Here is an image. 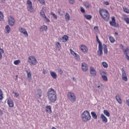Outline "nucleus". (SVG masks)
<instances>
[{
    "label": "nucleus",
    "instance_id": "nucleus-38",
    "mask_svg": "<svg viewBox=\"0 0 129 129\" xmlns=\"http://www.w3.org/2000/svg\"><path fill=\"white\" fill-rule=\"evenodd\" d=\"M21 63V60L19 59L14 60V65H19Z\"/></svg>",
    "mask_w": 129,
    "mask_h": 129
},
{
    "label": "nucleus",
    "instance_id": "nucleus-16",
    "mask_svg": "<svg viewBox=\"0 0 129 129\" xmlns=\"http://www.w3.org/2000/svg\"><path fill=\"white\" fill-rule=\"evenodd\" d=\"M101 75L102 76V78L104 81H107L108 79H107V77L105 75H106V72H102L101 73Z\"/></svg>",
    "mask_w": 129,
    "mask_h": 129
},
{
    "label": "nucleus",
    "instance_id": "nucleus-15",
    "mask_svg": "<svg viewBox=\"0 0 129 129\" xmlns=\"http://www.w3.org/2000/svg\"><path fill=\"white\" fill-rule=\"evenodd\" d=\"M7 104L9 107H14V101L12 99L9 98L7 99Z\"/></svg>",
    "mask_w": 129,
    "mask_h": 129
},
{
    "label": "nucleus",
    "instance_id": "nucleus-24",
    "mask_svg": "<svg viewBox=\"0 0 129 129\" xmlns=\"http://www.w3.org/2000/svg\"><path fill=\"white\" fill-rule=\"evenodd\" d=\"M65 20L66 22H69L70 21V15L68 13H66L65 15Z\"/></svg>",
    "mask_w": 129,
    "mask_h": 129
},
{
    "label": "nucleus",
    "instance_id": "nucleus-41",
    "mask_svg": "<svg viewBox=\"0 0 129 129\" xmlns=\"http://www.w3.org/2000/svg\"><path fill=\"white\" fill-rule=\"evenodd\" d=\"M3 95V91L0 89V101H2V100H3V98H4Z\"/></svg>",
    "mask_w": 129,
    "mask_h": 129
},
{
    "label": "nucleus",
    "instance_id": "nucleus-1",
    "mask_svg": "<svg viewBox=\"0 0 129 129\" xmlns=\"http://www.w3.org/2000/svg\"><path fill=\"white\" fill-rule=\"evenodd\" d=\"M47 97L48 98L49 101L52 103L55 102L57 100V94H56V91L53 88H49L47 93Z\"/></svg>",
    "mask_w": 129,
    "mask_h": 129
},
{
    "label": "nucleus",
    "instance_id": "nucleus-9",
    "mask_svg": "<svg viewBox=\"0 0 129 129\" xmlns=\"http://www.w3.org/2000/svg\"><path fill=\"white\" fill-rule=\"evenodd\" d=\"M80 48L81 51L84 54H86L88 52V48L84 44H82L80 46Z\"/></svg>",
    "mask_w": 129,
    "mask_h": 129
},
{
    "label": "nucleus",
    "instance_id": "nucleus-53",
    "mask_svg": "<svg viewBox=\"0 0 129 129\" xmlns=\"http://www.w3.org/2000/svg\"><path fill=\"white\" fill-rule=\"evenodd\" d=\"M14 94H15V97H16V98L19 97V93L15 92V93H14Z\"/></svg>",
    "mask_w": 129,
    "mask_h": 129
},
{
    "label": "nucleus",
    "instance_id": "nucleus-13",
    "mask_svg": "<svg viewBox=\"0 0 129 129\" xmlns=\"http://www.w3.org/2000/svg\"><path fill=\"white\" fill-rule=\"evenodd\" d=\"M122 71V79L123 81H125V82H126L127 81V77L126 76V73H125V71H124V70L122 69L121 70Z\"/></svg>",
    "mask_w": 129,
    "mask_h": 129
},
{
    "label": "nucleus",
    "instance_id": "nucleus-43",
    "mask_svg": "<svg viewBox=\"0 0 129 129\" xmlns=\"http://www.w3.org/2000/svg\"><path fill=\"white\" fill-rule=\"evenodd\" d=\"M50 15L51 16H52V17H53V18H54V19H55V20H57V15H56V14H55L53 12H51V13H50Z\"/></svg>",
    "mask_w": 129,
    "mask_h": 129
},
{
    "label": "nucleus",
    "instance_id": "nucleus-33",
    "mask_svg": "<svg viewBox=\"0 0 129 129\" xmlns=\"http://www.w3.org/2000/svg\"><path fill=\"white\" fill-rule=\"evenodd\" d=\"M96 41L97 43H98V44H99L98 46H102L101 42H100V40H99V39L98 38V36H97V35H96Z\"/></svg>",
    "mask_w": 129,
    "mask_h": 129
},
{
    "label": "nucleus",
    "instance_id": "nucleus-63",
    "mask_svg": "<svg viewBox=\"0 0 129 129\" xmlns=\"http://www.w3.org/2000/svg\"><path fill=\"white\" fill-rule=\"evenodd\" d=\"M116 1H119V0H116Z\"/></svg>",
    "mask_w": 129,
    "mask_h": 129
},
{
    "label": "nucleus",
    "instance_id": "nucleus-55",
    "mask_svg": "<svg viewBox=\"0 0 129 129\" xmlns=\"http://www.w3.org/2000/svg\"><path fill=\"white\" fill-rule=\"evenodd\" d=\"M0 52H2V53H5V51L4 50V49L1 48V47H0Z\"/></svg>",
    "mask_w": 129,
    "mask_h": 129
},
{
    "label": "nucleus",
    "instance_id": "nucleus-45",
    "mask_svg": "<svg viewBox=\"0 0 129 129\" xmlns=\"http://www.w3.org/2000/svg\"><path fill=\"white\" fill-rule=\"evenodd\" d=\"M75 58L77 59V60H80V56L78 55V54H76L75 55H74Z\"/></svg>",
    "mask_w": 129,
    "mask_h": 129
},
{
    "label": "nucleus",
    "instance_id": "nucleus-30",
    "mask_svg": "<svg viewBox=\"0 0 129 129\" xmlns=\"http://www.w3.org/2000/svg\"><path fill=\"white\" fill-rule=\"evenodd\" d=\"M103 112L105 115H106V116H108V117H109V116H110V113H109V112H108L107 110H104L103 111Z\"/></svg>",
    "mask_w": 129,
    "mask_h": 129
},
{
    "label": "nucleus",
    "instance_id": "nucleus-40",
    "mask_svg": "<svg viewBox=\"0 0 129 129\" xmlns=\"http://www.w3.org/2000/svg\"><path fill=\"white\" fill-rule=\"evenodd\" d=\"M109 40L110 41V42L112 43H114V42H115V40H114V38H113V37L110 36L109 38Z\"/></svg>",
    "mask_w": 129,
    "mask_h": 129
},
{
    "label": "nucleus",
    "instance_id": "nucleus-57",
    "mask_svg": "<svg viewBox=\"0 0 129 129\" xmlns=\"http://www.w3.org/2000/svg\"><path fill=\"white\" fill-rule=\"evenodd\" d=\"M115 35H118V33L117 32L115 33Z\"/></svg>",
    "mask_w": 129,
    "mask_h": 129
},
{
    "label": "nucleus",
    "instance_id": "nucleus-49",
    "mask_svg": "<svg viewBox=\"0 0 129 129\" xmlns=\"http://www.w3.org/2000/svg\"><path fill=\"white\" fill-rule=\"evenodd\" d=\"M57 12L59 16H63V14L61 13V9H58Z\"/></svg>",
    "mask_w": 129,
    "mask_h": 129
},
{
    "label": "nucleus",
    "instance_id": "nucleus-6",
    "mask_svg": "<svg viewBox=\"0 0 129 129\" xmlns=\"http://www.w3.org/2000/svg\"><path fill=\"white\" fill-rule=\"evenodd\" d=\"M68 98L71 102H75L76 101V96L73 92H70L67 94Z\"/></svg>",
    "mask_w": 129,
    "mask_h": 129
},
{
    "label": "nucleus",
    "instance_id": "nucleus-56",
    "mask_svg": "<svg viewBox=\"0 0 129 129\" xmlns=\"http://www.w3.org/2000/svg\"><path fill=\"white\" fill-rule=\"evenodd\" d=\"M120 48H121L122 50V49H124V46L122 45V44H120Z\"/></svg>",
    "mask_w": 129,
    "mask_h": 129
},
{
    "label": "nucleus",
    "instance_id": "nucleus-26",
    "mask_svg": "<svg viewBox=\"0 0 129 129\" xmlns=\"http://www.w3.org/2000/svg\"><path fill=\"white\" fill-rule=\"evenodd\" d=\"M83 5L85 6V7H86V8H87L88 9L91 8V5H90V4L87 2H84Z\"/></svg>",
    "mask_w": 129,
    "mask_h": 129
},
{
    "label": "nucleus",
    "instance_id": "nucleus-62",
    "mask_svg": "<svg viewBox=\"0 0 129 129\" xmlns=\"http://www.w3.org/2000/svg\"><path fill=\"white\" fill-rule=\"evenodd\" d=\"M101 86H102V84L101 85Z\"/></svg>",
    "mask_w": 129,
    "mask_h": 129
},
{
    "label": "nucleus",
    "instance_id": "nucleus-32",
    "mask_svg": "<svg viewBox=\"0 0 129 129\" xmlns=\"http://www.w3.org/2000/svg\"><path fill=\"white\" fill-rule=\"evenodd\" d=\"M84 17L87 20H91V19H92V16H91V15H84Z\"/></svg>",
    "mask_w": 129,
    "mask_h": 129
},
{
    "label": "nucleus",
    "instance_id": "nucleus-7",
    "mask_svg": "<svg viewBox=\"0 0 129 129\" xmlns=\"http://www.w3.org/2000/svg\"><path fill=\"white\" fill-rule=\"evenodd\" d=\"M8 24L10 25V26H11L12 27L13 26H15V24H16V20H15V18L13 17L12 16H10L8 18Z\"/></svg>",
    "mask_w": 129,
    "mask_h": 129
},
{
    "label": "nucleus",
    "instance_id": "nucleus-8",
    "mask_svg": "<svg viewBox=\"0 0 129 129\" xmlns=\"http://www.w3.org/2000/svg\"><path fill=\"white\" fill-rule=\"evenodd\" d=\"M124 55L127 60H129V46L126 47V48H122Z\"/></svg>",
    "mask_w": 129,
    "mask_h": 129
},
{
    "label": "nucleus",
    "instance_id": "nucleus-27",
    "mask_svg": "<svg viewBox=\"0 0 129 129\" xmlns=\"http://www.w3.org/2000/svg\"><path fill=\"white\" fill-rule=\"evenodd\" d=\"M69 37L67 35H65L62 37V42H65L68 41Z\"/></svg>",
    "mask_w": 129,
    "mask_h": 129
},
{
    "label": "nucleus",
    "instance_id": "nucleus-51",
    "mask_svg": "<svg viewBox=\"0 0 129 129\" xmlns=\"http://www.w3.org/2000/svg\"><path fill=\"white\" fill-rule=\"evenodd\" d=\"M94 30L95 31H96V32H97V31H98V27H97V26H95V27H94Z\"/></svg>",
    "mask_w": 129,
    "mask_h": 129
},
{
    "label": "nucleus",
    "instance_id": "nucleus-3",
    "mask_svg": "<svg viewBox=\"0 0 129 129\" xmlns=\"http://www.w3.org/2000/svg\"><path fill=\"white\" fill-rule=\"evenodd\" d=\"M82 120L86 122L91 119V116H90V113L89 111L87 110L84 111L81 114Z\"/></svg>",
    "mask_w": 129,
    "mask_h": 129
},
{
    "label": "nucleus",
    "instance_id": "nucleus-54",
    "mask_svg": "<svg viewBox=\"0 0 129 129\" xmlns=\"http://www.w3.org/2000/svg\"><path fill=\"white\" fill-rule=\"evenodd\" d=\"M3 52L2 51H0V60H2L3 58V54H2Z\"/></svg>",
    "mask_w": 129,
    "mask_h": 129
},
{
    "label": "nucleus",
    "instance_id": "nucleus-37",
    "mask_svg": "<svg viewBox=\"0 0 129 129\" xmlns=\"http://www.w3.org/2000/svg\"><path fill=\"white\" fill-rule=\"evenodd\" d=\"M102 65L103 67H104V68H107L108 67V64H107V63H106V62H102Z\"/></svg>",
    "mask_w": 129,
    "mask_h": 129
},
{
    "label": "nucleus",
    "instance_id": "nucleus-19",
    "mask_svg": "<svg viewBox=\"0 0 129 129\" xmlns=\"http://www.w3.org/2000/svg\"><path fill=\"white\" fill-rule=\"evenodd\" d=\"M26 73H27V77L28 79V81L29 82L30 81H32V73L31 72H29L28 71H26Z\"/></svg>",
    "mask_w": 129,
    "mask_h": 129
},
{
    "label": "nucleus",
    "instance_id": "nucleus-25",
    "mask_svg": "<svg viewBox=\"0 0 129 129\" xmlns=\"http://www.w3.org/2000/svg\"><path fill=\"white\" fill-rule=\"evenodd\" d=\"M50 75L54 79H57V74L54 72H50Z\"/></svg>",
    "mask_w": 129,
    "mask_h": 129
},
{
    "label": "nucleus",
    "instance_id": "nucleus-10",
    "mask_svg": "<svg viewBox=\"0 0 129 129\" xmlns=\"http://www.w3.org/2000/svg\"><path fill=\"white\" fill-rule=\"evenodd\" d=\"M110 25L111 26H112V27H118V24H116V22H115V17H111V21L109 22Z\"/></svg>",
    "mask_w": 129,
    "mask_h": 129
},
{
    "label": "nucleus",
    "instance_id": "nucleus-23",
    "mask_svg": "<svg viewBox=\"0 0 129 129\" xmlns=\"http://www.w3.org/2000/svg\"><path fill=\"white\" fill-rule=\"evenodd\" d=\"M11 32V27L9 25H7L5 27V33L6 34H10Z\"/></svg>",
    "mask_w": 129,
    "mask_h": 129
},
{
    "label": "nucleus",
    "instance_id": "nucleus-59",
    "mask_svg": "<svg viewBox=\"0 0 129 129\" xmlns=\"http://www.w3.org/2000/svg\"><path fill=\"white\" fill-rule=\"evenodd\" d=\"M43 74H45V71H44L43 72Z\"/></svg>",
    "mask_w": 129,
    "mask_h": 129
},
{
    "label": "nucleus",
    "instance_id": "nucleus-5",
    "mask_svg": "<svg viewBox=\"0 0 129 129\" xmlns=\"http://www.w3.org/2000/svg\"><path fill=\"white\" fill-rule=\"evenodd\" d=\"M28 62L29 63L30 66H33V65H37V59L34 55L30 56L28 58Z\"/></svg>",
    "mask_w": 129,
    "mask_h": 129
},
{
    "label": "nucleus",
    "instance_id": "nucleus-29",
    "mask_svg": "<svg viewBox=\"0 0 129 129\" xmlns=\"http://www.w3.org/2000/svg\"><path fill=\"white\" fill-rule=\"evenodd\" d=\"M103 49H104V52L105 54H107L108 50H107V46L105 44H103Z\"/></svg>",
    "mask_w": 129,
    "mask_h": 129
},
{
    "label": "nucleus",
    "instance_id": "nucleus-46",
    "mask_svg": "<svg viewBox=\"0 0 129 129\" xmlns=\"http://www.w3.org/2000/svg\"><path fill=\"white\" fill-rule=\"evenodd\" d=\"M70 52H71V53L72 54V55H73V56H75L77 53L74 52V51L72 50V49H70Z\"/></svg>",
    "mask_w": 129,
    "mask_h": 129
},
{
    "label": "nucleus",
    "instance_id": "nucleus-17",
    "mask_svg": "<svg viewBox=\"0 0 129 129\" xmlns=\"http://www.w3.org/2000/svg\"><path fill=\"white\" fill-rule=\"evenodd\" d=\"M115 99L117 102L119 103V104H122V100H121V98H120V96H119V94H117L116 95Z\"/></svg>",
    "mask_w": 129,
    "mask_h": 129
},
{
    "label": "nucleus",
    "instance_id": "nucleus-50",
    "mask_svg": "<svg viewBox=\"0 0 129 129\" xmlns=\"http://www.w3.org/2000/svg\"><path fill=\"white\" fill-rule=\"evenodd\" d=\"M81 12L83 13H85V10H84V9H83V8L81 7Z\"/></svg>",
    "mask_w": 129,
    "mask_h": 129
},
{
    "label": "nucleus",
    "instance_id": "nucleus-14",
    "mask_svg": "<svg viewBox=\"0 0 129 129\" xmlns=\"http://www.w3.org/2000/svg\"><path fill=\"white\" fill-rule=\"evenodd\" d=\"M90 74H91V76H94V77H95V76H96V71L93 67H90Z\"/></svg>",
    "mask_w": 129,
    "mask_h": 129
},
{
    "label": "nucleus",
    "instance_id": "nucleus-4",
    "mask_svg": "<svg viewBox=\"0 0 129 129\" xmlns=\"http://www.w3.org/2000/svg\"><path fill=\"white\" fill-rule=\"evenodd\" d=\"M27 9L30 13H35L36 11L33 8V3H32V2L30 0L27 1Z\"/></svg>",
    "mask_w": 129,
    "mask_h": 129
},
{
    "label": "nucleus",
    "instance_id": "nucleus-44",
    "mask_svg": "<svg viewBox=\"0 0 129 129\" xmlns=\"http://www.w3.org/2000/svg\"><path fill=\"white\" fill-rule=\"evenodd\" d=\"M43 19H44V21L46 22V23H49L50 20L47 18V16H45L43 18Z\"/></svg>",
    "mask_w": 129,
    "mask_h": 129
},
{
    "label": "nucleus",
    "instance_id": "nucleus-42",
    "mask_svg": "<svg viewBox=\"0 0 129 129\" xmlns=\"http://www.w3.org/2000/svg\"><path fill=\"white\" fill-rule=\"evenodd\" d=\"M56 46L57 47V48H58L59 49V50H60V49H61V44H60V42H56Z\"/></svg>",
    "mask_w": 129,
    "mask_h": 129
},
{
    "label": "nucleus",
    "instance_id": "nucleus-22",
    "mask_svg": "<svg viewBox=\"0 0 129 129\" xmlns=\"http://www.w3.org/2000/svg\"><path fill=\"white\" fill-rule=\"evenodd\" d=\"M36 95H37V97H38V98H41V97H42V90H41V89L37 90L36 92Z\"/></svg>",
    "mask_w": 129,
    "mask_h": 129
},
{
    "label": "nucleus",
    "instance_id": "nucleus-21",
    "mask_svg": "<svg viewBox=\"0 0 129 129\" xmlns=\"http://www.w3.org/2000/svg\"><path fill=\"white\" fill-rule=\"evenodd\" d=\"M101 118L102 122L104 123H106V122H107V118H106V117L103 114H101Z\"/></svg>",
    "mask_w": 129,
    "mask_h": 129
},
{
    "label": "nucleus",
    "instance_id": "nucleus-60",
    "mask_svg": "<svg viewBox=\"0 0 129 129\" xmlns=\"http://www.w3.org/2000/svg\"><path fill=\"white\" fill-rule=\"evenodd\" d=\"M98 88H99V87H100V86H98Z\"/></svg>",
    "mask_w": 129,
    "mask_h": 129
},
{
    "label": "nucleus",
    "instance_id": "nucleus-18",
    "mask_svg": "<svg viewBox=\"0 0 129 129\" xmlns=\"http://www.w3.org/2000/svg\"><path fill=\"white\" fill-rule=\"evenodd\" d=\"M102 45L98 46V50L97 51V55L99 56H102Z\"/></svg>",
    "mask_w": 129,
    "mask_h": 129
},
{
    "label": "nucleus",
    "instance_id": "nucleus-61",
    "mask_svg": "<svg viewBox=\"0 0 129 129\" xmlns=\"http://www.w3.org/2000/svg\"><path fill=\"white\" fill-rule=\"evenodd\" d=\"M16 78H18V75L16 76Z\"/></svg>",
    "mask_w": 129,
    "mask_h": 129
},
{
    "label": "nucleus",
    "instance_id": "nucleus-36",
    "mask_svg": "<svg viewBox=\"0 0 129 129\" xmlns=\"http://www.w3.org/2000/svg\"><path fill=\"white\" fill-rule=\"evenodd\" d=\"M47 26L46 25H43L42 26H41V30H42V31H47Z\"/></svg>",
    "mask_w": 129,
    "mask_h": 129
},
{
    "label": "nucleus",
    "instance_id": "nucleus-11",
    "mask_svg": "<svg viewBox=\"0 0 129 129\" xmlns=\"http://www.w3.org/2000/svg\"><path fill=\"white\" fill-rule=\"evenodd\" d=\"M19 32L21 34H23L25 37H28L29 34H28V32H27V30H26V29L21 27V28H19Z\"/></svg>",
    "mask_w": 129,
    "mask_h": 129
},
{
    "label": "nucleus",
    "instance_id": "nucleus-2",
    "mask_svg": "<svg viewBox=\"0 0 129 129\" xmlns=\"http://www.w3.org/2000/svg\"><path fill=\"white\" fill-rule=\"evenodd\" d=\"M99 13L101 17L104 20V21L109 20V13L108 11L105 9H100L99 10Z\"/></svg>",
    "mask_w": 129,
    "mask_h": 129
},
{
    "label": "nucleus",
    "instance_id": "nucleus-20",
    "mask_svg": "<svg viewBox=\"0 0 129 129\" xmlns=\"http://www.w3.org/2000/svg\"><path fill=\"white\" fill-rule=\"evenodd\" d=\"M45 111L47 113H51L52 112V108L51 106L47 105L45 106Z\"/></svg>",
    "mask_w": 129,
    "mask_h": 129
},
{
    "label": "nucleus",
    "instance_id": "nucleus-47",
    "mask_svg": "<svg viewBox=\"0 0 129 129\" xmlns=\"http://www.w3.org/2000/svg\"><path fill=\"white\" fill-rule=\"evenodd\" d=\"M58 72L59 73V74L62 75L63 74V71L61 69H58Z\"/></svg>",
    "mask_w": 129,
    "mask_h": 129
},
{
    "label": "nucleus",
    "instance_id": "nucleus-48",
    "mask_svg": "<svg viewBox=\"0 0 129 129\" xmlns=\"http://www.w3.org/2000/svg\"><path fill=\"white\" fill-rule=\"evenodd\" d=\"M103 4L105 5V6H109V2H108V1H104L103 2Z\"/></svg>",
    "mask_w": 129,
    "mask_h": 129
},
{
    "label": "nucleus",
    "instance_id": "nucleus-52",
    "mask_svg": "<svg viewBox=\"0 0 129 129\" xmlns=\"http://www.w3.org/2000/svg\"><path fill=\"white\" fill-rule=\"evenodd\" d=\"M69 3L70 4H71V5H73L75 2H74V0H69Z\"/></svg>",
    "mask_w": 129,
    "mask_h": 129
},
{
    "label": "nucleus",
    "instance_id": "nucleus-28",
    "mask_svg": "<svg viewBox=\"0 0 129 129\" xmlns=\"http://www.w3.org/2000/svg\"><path fill=\"white\" fill-rule=\"evenodd\" d=\"M4 19H5V16H4V13L0 11V21L3 22L4 21Z\"/></svg>",
    "mask_w": 129,
    "mask_h": 129
},
{
    "label": "nucleus",
    "instance_id": "nucleus-58",
    "mask_svg": "<svg viewBox=\"0 0 129 129\" xmlns=\"http://www.w3.org/2000/svg\"><path fill=\"white\" fill-rule=\"evenodd\" d=\"M73 80H75V78L73 77Z\"/></svg>",
    "mask_w": 129,
    "mask_h": 129
},
{
    "label": "nucleus",
    "instance_id": "nucleus-12",
    "mask_svg": "<svg viewBox=\"0 0 129 129\" xmlns=\"http://www.w3.org/2000/svg\"><path fill=\"white\" fill-rule=\"evenodd\" d=\"M82 70L84 72H86L88 71V64L85 62L82 63Z\"/></svg>",
    "mask_w": 129,
    "mask_h": 129
},
{
    "label": "nucleus",
    "instance_id": "nucleus-34",
    "mask_svg": "<svg viewBox=\"0 0 129 129\" xmlns=\"http://www.w3.org/2000/svg\"><path fill=\"white\" fill-rule=\"evenodd\" d=\"M123 20L125 21L126 24H127V25H128V24H129V18L126 17V16H125L124 17Z\"/></svg>",
    "mask_w": 129,
    "mask_h": 129
},
{
    "label": "nucleus",
    "instance_id": "nucleus-39",
    "mask_svg": "<svg viewBox=\"0 0 129 129\" xmlns=\"http://www.w3.org/2000/svg\"><path fill=\"white\" fill-rule=\"evenodd\" d=\"M40 15L41 17H42V18H44L45 17H46V15H45V13L43 11H40Z\"/></svg>",
    "mask_w": 129,
    "mask_h": 129
},
{
    "label": "nucleus",
    "instance_id": "nucleus-31",
    "mask_svg": "<svg viewBox=\"0 0 129 129\" xmlns=\"http://www.w3.org/2000/svg\"><path fill=\"white\" fill-rule=\"evenodd\" d=\"M91 115L92 117L94 118V119H97V115H96V113L94 112H91Z\"/></svg>",
    "mask_w": 129,
    "mask_h": 129
},
{
    "label": "nucleus",
    "instance_id": "nucleus-35",
    "mask_svg": "<svg viewBox=\"0 0 129 129\" xmlns=\"http://www.w3.org/2000/svg\"><path fill=\"white\" fill-rule=\"evenodd\" d=\"M123 11L126 14H129V9L126 8L125 7H123Z\"/></svg>",
    "mask_w": 129,
    "mask_h": 129
}]
</instances>
